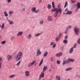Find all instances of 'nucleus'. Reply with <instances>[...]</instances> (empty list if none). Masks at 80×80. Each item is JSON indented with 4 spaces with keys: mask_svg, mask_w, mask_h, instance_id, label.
<instances>
[{
    "mask_svg": "<svg viewBox=\"0 0 80 80\" xmlns=\"http://www.w3.org/2000/svg\"><path fill=\"white\" fill-rule=\"evenodd\" d=\"M75 60L73 59H71L70 58H68V59H67V58H64L63 60V62L62 63L63 65H64L66 63H68L71 62H74Z\"/></svg>",
    "mask_w": 80,
    "mask_h": 80,
    "instance_id": "obj_1",
    "label": "nucleus"
},
{
    "mask_svg": "<svg viewBox=\"0 0 80 80\" xmlns=\"http://www.w3.org/2000/svg\"><path fill=\"white\" fill-rule=\"evenodd\" d=\"M23 55V53L21 52H19L16 56V60L17 61H19L22 58V55Z\"/></svg>",
    "mask_w": 80,
    "mask_h": 80,
    "instance_id": "obj_2",
    "label": "nucleus"
},
{
    "mask_svg": "<svg viewBox=\"0 0 80 80\" xmlns=\"http://www.w3.org/2000/svg\"><path fill=\"white\" fill-rule=\"evenodd\" d=\"M56 12L54 13V17L55 18H56V17H57V16L58 15V14L60 13L61 14L62 13V9H58V10H57Z\"/></svg>",
    "mask_w": 80,
    "mask_h": 80,
    "instance_id": "obj_3",
    "label": "nucleus"
},
{
    "mask_svg": "<svg viewBox=\"0 0 80 80\" xmlns=\"http://www.w3.org/2000/svg\"><path fill=\"white\" fill-rule=\"evenodd\" d=\"M74 31L76 35L78 36L80 33V28L77 27H75L74 28Z\"/></svg>",
    "mask_w": 80,
    "mask_h": 80,
    "instance_id": "obj_4",
    "label": "nucleus"
},
{
    "mask_svg": "<svg viewBox=\"0 0 80 80\" xmlns=\"http://www.w3.org/2000/svg\"><path fill=\"white\" fill-rule=\"evenodd\" d=\"M32 12H34V13H38L40 12V10H36V8L35 7L32 8L31 9Z\"/></svg>",
    "mask_w": 80,
    "mask_h": 80,
    "instance_id": "obj_5",
    "label": "nucleus"
},
{
    "mask_svg": "<svg viewBox=\"0 0 80 80\" xmlns=\"http://www.w3.org/2000/svg\"><path fill=\"white\" fill-rule=\"evenodd\" d=\"M7 60L8 61H10L11 60H12L13 59V56L12 55H8L7 56Z\"/></svg>",
    "mask_w": 80,
    "mask_h": 80,
    "instance_id": "obj_6",
    "label": "nucleus"
},
{
    "mask_svg": "<svg viewBox=\"0 0 80 80\" xmlns=\"http://www.w3.org/2000/svg\"><path fill=\"white\" fill-rule=\"evenodd\" d=\"M36 62V61L34 60L32 62L28 64V67H30L31 66H32V65H33L34 63H35Z\"/></svg>",
    "mask_w": 80,
    "mask_h": 80,
    "instance_id": "obj_7",
    "label": "nucleus"
},
{
    "mask_svg": "<svg viewBox=\"0 0 80 80\" xmlns=\"http://www.w3.org/2000/svg\"><path fill=\"white\" fill-rule=\"evenodd\" d=\"M45 76V74L44 72H42L39 76V79H41V78H44Z\"/></svg>",
    "mask_w": 80,
    "mask_h": 80,
    "instance_id": "obj_8",
    "label": "nucleus"
},
{
    "mask_svg": "<svg viewBox=\"0 0 80 80\" xmlns=\"http://www.w3.org/2000/svg\"><path fill=\"white\" fill-rule=\"evenodd\" d=\"M41 51H40V49H38L37 52V55L36 56L37 57H38V56H39V55H41Z\"/></svg>",
    "mask_w": 80,
    "mask_h": 80,
    "instance_id": "obj_9",
    "label": "nucleus"
},
{
    "mask_svg": "<svg viewBox=\"0 0 80 80\" xmlns=\"http://www.w3.org/2000/svg\"><path fill=\"white\" fill-rule=\"evenodd\" d=\"M26 77H28L30 75L29 72L28 71H26L25 72Z\"/></svg>",
    "mask_w": 80,
    "mask_h": 80,
    "instance_id": "obj_10",
    "label": "nucleus"
},
{
    "mask_svg": "<svg viewBox=\"0 0 80 80\" xmlns=\"http://www.w3.org/2000/svg\"><path fill=\"white\" fill-rule=\"evenodd\" d=\"M48 20L49 22H52L53 21V19H52V18L50 16H48Z\"/></svg>",
    "mask_w": 80,
    "mask_h": 80,
    "instance_id": "obj_11",
    "label": "nucleus"
},
{
    "mask_svg": "<svg viewBox=\"0 0 80 80\" xmlns=\"http://www.w3.org/2000/svg\"><path fill=\"white\" fill-rule=\"evenodd\" d=\"M23 35V32L20 31L18 32L17 34V36L18 37H20V36H22Z\"/></svg>",
    "mask_w": 80,
    "mask_h": 80,
    "instance_id": "obj_12",
    "label": "nucleus"
},
{
    "mask_svg": "<svg viewBox=\"0 0 80 80\" xmlns=\"http://www.w3.org/2000/svg\"><path fill=\"white\" fill-rule=\"evenodd\" d=\"M65 10V11H67V13H66V15H71V14H72V11H68V9H67Z\"/></svg>",
    "mask_w": 80,
    "mask_h": 80,
    "instance_id": "obj_13",
    "label": "nucleus"
},
{
    "mask_svg": "<svg viewBox=\"0 0 80 80\" xmlns=\"http://www.w3.org/2000/svg\"><path fill=\"white\" fill-rule=\"evenodd\" d=\"M62 55V52L58 53L55 55L56 57H60Z\"/></svg>",
    "mask_w": 80,
    "mask_h": 80,
    "instance_id": "obj_14",
    "label": "nucleus"
},
{
    "mask_svg": "<svg viewBox=\"0 0 80 80\" xmlns=\"http://www.w3.org/2000/svg\"><path fill=\"white\" fill-rule=\"evenodd\" d=\"M47 66H44L43 68L42 72H45L47 70Z\"/></svg>",
    "mask_w": 80,
    "mask_h": 80,
    "instance_id": "obj_15",
    "label": "nucleus"
},
{
    "mask_svg": "<svg viewBox=\"0 0 80 80\" xmlns=\"http://www.w3.org/2000/svg\"><path fill=\"white\" fill-rule=\"evenodd\" d=\"M75 6H76V7L78 8H80V2L78 3L76 5H75Z\"/></svg>",
    "mask_w": 80,
    "mask_h": 80,
    "instance_id": "obj_16",
    "label": "nucleus"
},
{
    "mask_svg": "<svg viewBox=\"0 0 80 80\" xmlns=\"http://www.w3.org/2000/svg\"><path fill=\"white\" fill-rule=\"evenodd\" d=\"M58 9L57 8H55L54 9H52L51 10V12H56V11H57L58 10Z\"/></svg>",
    "mask_w": 80,
    "mask_h": 80,
    "instance_id": "obj_17",
    "label": "nucleus"
},
{
    "mask_svg": "<svg viewBox=\"0 0 80 80\" xmlns=\"http://www.w3.org/2000/svg\"><path fill=\"white\" fill-rule=\"evenodd\" d=\"M56 78L57 80H61V77L60 76H57Z\"/></svg>",
    "mask_w": 80,
    "mask_h": 80,
    "instance_id": "obj_18",
    "label": "nucleus"
},
{
    "mask_svg": "<svg viewBox=\"0 0 80 80\" xmlns=\"http://www.w3.org/2000/svg\"><path fill=\"white\" fill-rule=\"evenodd\" d=\"M41 34H42V32H41L40 33H36L35 34V37H38V36H40V35H41Z\"/></svg>",
    "mask_w": 80,
    "mask_h": 80,
    "instance_id": "obj_19",
    "label": "nucleus"
},
{
    "mask_svg": "<svg viewBox=\"0 0 80 80\" xmlns=\"http://www.w3.org/2000/svg\"><path fill=\"white\" fill-rule=\"evenodd\" d=\"M2 60V58L1 57H0V70L2 68V62H1V61Z\"/></svg>",
    "mask_w": 80,
    "mask_h": 80,
    "instance_id": "obj_20",
    "label": "nucleus"
},
{
    "mask_svg": "<svg viewBox=\"0 0 80 80\" xmlns=\"http://www.w3.org/2000/svg\"><path fill=\"white\" fill-rule=\"evenodd\" d=\"M27 38H28V39H30V38H32V35L31 34H29L27 36Z\"/></svg>",
    "mask_w": 80,
    "mask_h": 80,
    "instance_id": "obj_21",
    "label": "nucleus"
},
{
    "mask_svg": "<svg viewBox=\"0 0 80 80\" xmlns=\"http://www.w3.org/2000/svg\"><path fill=\"white\" fill-rule=\"evenodd\" d=\"M48 55V52H46L43 55V57H47V55Z\"/></svg>",
    "mask_w": 80,
    "mask_h": 80,
    "instance_id": "obj_22",
    "label": "nucleus"
},
{
    "mask_svg": "<svg viewBox=\"0 0 80 80\" xmlns=\"http://www.w3.org/2000/svg\"><path fill=\"white\" fill-rule=\"evenodd\" d=\"M72 70V68L70 67L66 69V71H69Z\"/></svg>",
    "mask_w": 80,
    "mask_h": 80,
    "instance_id": "obj_23",
    "label": "nucleus"
},
{
    "mask_svg": "<svg viewBox=\"0 0 80 80\" xmlns=\"http://www.w3.org/2000/svg\"><path fill=\"white\" fill-rule=\"evenodd\" d=\"M8 21L11 25H12V24H13V22L12 21L8 20Z\"/></svg>",
    "mask_w": 80,
    "mask_h": 80,
    "instance_id": "obj_24",
    "label": "nucleus"
},
{
    "mask_svg": "<svg viewBox=\"0 0 80 80\" xmlns=\"http://www.w3.org/2000/svg\"><path fill=\"white\" fill-rule=\"evenodd\" d=\"M15 76V75L14 74V75H10V76H9V78H13Z\"/></svg>",
    "mask_w": 80,
    "mask_h": 80,
    "instance_id": "obj_25",
    "label": "nucleus"
},
{
    "mask_svg": "<svg viewBox=\"0 0 80 80\" xmlns=\"http://www.w3.org/2000/svg\"><path fill=\"white\" fill-rule=\"evenodd\" d=\"M9 15H12V14H13V11H10L9 12Z\"/></svg>",
    "mask_w": 80,
    "mask_h": 80,
    "instance_id": "obj_26",
    "label": "nucleus"
},
{
    "mask_svg": "<svg viewBox=\"0 0 80 80\" xmlns=\"http://www.w3.org/2000/svg\"><path fill=\"white\" fill-rule=\"evenodd\" d=\"M73 48H71V49L70 50V51H69V53H72L73 52Z\"/></svg>",
    "mask_w": 80,
    "mask_h": 80,
    "instance_id": "obj_27",
    "label": "nucleus"
},
{
    "mask_svg": "<svg viewBox=\"0 0 80 80\" xmlns=\"http://www.w3.org/2000/svg\"><path fill=\"white\" fill-rule=\"evenodd\" d=\"M43 59H42L39 63V66H41V65L42 64V62H43Z\"/></svg>",
    "mask_w": 80,
    "mask_h": 80,
    "instance_id": "obj_28",
    "label": "nucleus"
},
{
    "mask_svg": "<svg viewBox=\"0 0 80 80\" xmlns=\"http://www.w3.org/2000/svg\"><path fill=\"white\" fill-rule=\"evenodd\" d=\"M72 3H76V0H70Z\"/></svg>",
    "mask_w": 80,
    "mask_h": 80,
    "instance_id": "obj_29",
    "label": "nucleus"
},
{
    "mask_svg": "<svg viewBox=\"0 0 80 80\" xmlns=\"http://www.w3.org/2000/svg\"><path fill=\"white\" fill-rule=\"evenodd\" d=\"M52 8H55V3H54V2H52Z\"/></svg>",
    "mask_w": 80,
    "mask_h": 80,
    "instance_id": "obj_30",
    "label": "nucleus"
},
{
    "mask_svg": "<svg viewBox=\"0 0 80 80\" xmlns=\"http://www.w3.org/2000/svg\"><path fill=\"white\" fill-rule=\"evenodd\" d=\"M67 5H68V2H67V1L65 3L64 7V8H65V7H67Z\"/></svg>",
    "mask_w": 80,
    "mask_h": 80,
    "instance_id": "obj_31",
    "label": "nucleus"
},
{
    "mask_svg": "<svg viewBox=\"0 0 80 80\" xmlns=\"http://www.w3.org/2000/svg\"><path fill=\"white\" fill-rule=\"evenodd\" d=\"M51 5L50 4H48V9H50L51 8Z\"/></svg>",
    "mask_w": 80,
    "mask_h": 80,
    "instance_id": "obj_32",
    "label": "nucleus"
},
{
    "mask_svg": "<svg viewBox=\"0 0 80 80\" xmlns=\"http://www.w3.org/2000/svg\"><path fill=\"white\" fill-rule=\"evenodd\" d=\"M21 63V61H19L17 64L16 65H17V66H18Z\"/></svg>",
    "mask_w": 80,
    "mask_h": 80,
    "instance_id": "obj_33",
    "label": "nucleus"
},
{
    "mask_svg": "<svg viewBox=\"0 0 80 80\" xmlns=\"http://www.w3.org/2000/svg\"><path fill=\"white\" fill-rule=\"evenodd\" d=\"M63 43H65V44H66V43H67V40L65 39L63 41Z\"/></svg>",
    "mask_w": 80,
    "mask_h": 80,
    "instance_id": "obj_34",
    "label": "nucleus"
},
{
    "mask_svg": "<svg viewBox=\"0 0 80 80\" xmlns=\"http://www.w3.org/2000/svg\"><path fill=\"white\" fill-rule=\"evenodd\" d=\"M4 14H5V16H6V17H7L8 16V14L7 13V12L5 11L4 12Z\"/></svg>",
    "mask_w": 80,
    "mask_h": 80,
    "instance_id": "obj_35",
    "label": "nucleus"
},
{
    "mask_svg": "<svg viewBox=\"0 0 80 80\" xmlns=\"http://www.w3.org/2000/svg\"><path fill=\"white\" fill-rule=\"evenodd\" d=\"M55 40L56 42H58V41L59 40V38L58 37L56 38H55Z\"/></svg>",
    "mask_w": 80,
    "mask_h": 80,
    "instance_id": "obj_36",
    "label": "nucleus"
},
{
    "mask_svg": "<svg viewBox=\"0 0 80 80\" xmlns=\"http://www.w3.org/2000/svg\"><path fill=\"white\" fill-rule=\"evenodd\" d=\"M6 43V41H2L1 42V44H5V43Z\"/></svg>",
    "mask_w": 80,
    "mask_h": 80,
    "instance_id": "obj_37",
    "label": "nucleus"
},
{
    "mask_svg": "<svg viewBox=\"0 0 80 80\" xmlns=\"http://www.w3.org/2000/svg\"><path fill=\"white\" fill-rule=\"evenodd\" d=\"M43 20L41 21H40L39 22V24H40V25H42V24H43Z\"/></svg>",
    "mask_w": 80,
    "mask_h": 80,
    "instance_id": "obj_38",
    "label": "nucleus"
},
{
    "mask_svg": "<svg viewBox=\"0 0 80 80\" xmlns=\"http://www.w3.org/2000/svg\"><path fill=\"white\" fill-rule=\"evenodd\" d=\"M50 60L51 62H53V61H54V59L53 58V57H51L50 58Z\"/></svg>",
    "mask_w": 80,
    "mask_h": 80,
    "instance_id": "obj_39",
    "label": "nucleus"
},
{
    "mask_svg": "<svg viewBox=\"0 0 80 80\" xmlns=\"http://www.w3.org/2000/svg\"><path fill=\"white\" fill-rule=\"evenodd\" d=\"M5 27V24L3 23L2 24V26H1V29H2V28H3L4 27Z\"/></svg>",
    "mask_w": 80,
    "mask_h": 80,
    "instance_id": "obj_40",
    "label": "nucleus"
},
{
    "mask_svg": "<svg viewBox=\"0 0 80 80\" xmlns=\"http://www.w3.org/2000/svg\"><path fill=\"white\" fill-rule=\"evenodd\" d=\"M14 39H15V37L12 36L11 37V40H14Z\"/></svg>",
    "mask_w": 80,
    "mask_h": 80,
    "instance_id": "obj_41",
    "label": "nucleus"
},
{
    "mask_svg": "<svg viewBox=\"0 0 80 80\" xmlns=\"http://www.w3.org/2000/svg\"><path fill=\"white\" fill-rule=\"evenodd\" d=\"M55 44V42H52L51 44H50V45H53Z\"/></svg>",
    "mask_w": 80,
    "mask_h": 80,
    "instance_id": "obj_42",
    "label": "nucleus"
},
{
    "mask_svg": "<svg viewBox=\"0 0 80 80\" xmlns=\"http://www.w3.org/2000/svg\"><path fill=\"white\" fill-rule=\"evenodd\" d=\"M72 28V26H68V28H67V30H68V29H70V28Z\"/></svg>",
    "mask_w": 80,
    "mask_h": 80,
    "instance_id": "obj_43",
    "label": "nucleus"
},
{
    "mask_svg": "<svg viewBox=\"0 0 80 80\" xmlns=\"http://www.w3.org/2000/svg\"><path fill=\"white\" fill-rule=\"evenodd\" d=\"M62 34H63V33H60L59 35V36H58L59 38H60V37H62Z\"/></svg>",
    "mask_w": 80,
    "mask_h": 80,
    "instance_id": "obj_44",
    "label": "nucleus"
},
{
    "mask_svg": "<svg viewBox=\"0 0 80 80\" xmlns=\"http://www.w3.org/2000/svg\"><path fill=\"white\" fill-rule=\"evenodd\" d=\"M57 63L58 65L60 64V62L59 60L57 61Z\"/></svg>",
    "mask_w": 80,
    "mask_h": 80,
    "instance_id": "obj_45",
    "label": "nucleus"
},
{
    "mask_svg": "<svg viewBox=\"0 0 80 80\" xmlns=\"http://www.w3.org/2000/svg\"><path fill=\"white\" fill-rule=\"evenodd\" d=\"M78 44H80V38H79L78 41Z\"/></svg>",
    "mask_w": 80,
    "mask_h": 80,
    "instance_id": "obj_46",
    "label": "nucleus"
},
{
    "mask_svg": "<svg viewBox=\"0 0 80 80\" xmlns=\"http://www.w3.org/2000/svg\"><path fill=\"white\" fill-rule=\"evenodd\" d=\"M56 47V44H54V45H53L52 47L53 48H55Z\"/></svg>",
    "mask_w": 80,
    "mask_h": 80,
    "instance_id": "obj_47",
    "label": "nucleus"
},
{
    "mask_svg": "<svg viewBox=\"0 0 80 80\" xmlns=\"http://www.w3.org/2000/svg\"><path fill=\"white\" fill-rule=\"evenodd\" d=\"M11 1H12V0H8L7 2L8 3H10V2H11Z\"/></svg>",
    "mask_w": 80,
    "mask_h": 80,
    "instance_id": "obj_48",
    "label": "nucleus"
},
{
    "mask_svg": "<svg viewBox=\"0 0 80 80\" xmlns=\"http://www.w3.org/2000/svg\"><path fill=\"white\" fill-rule=\"evenodd\" d=\"M77 47V44H74V46L73 48H76V47Z\"/></svg>",
    "mask_w": 80,
    "mask_h": 80,
    "instance_id": "obj_49",
    "label": "nucleus"
},
{
    "mask_svg": "<svg viewBox=\"0 0 80 80\" xmlns=\"http://www.w3.org/2000/svg\"><path fill=\"white\" fill-rule=\"evenodd\" d=\"M67 32H68V30H67V29H66V31H65V33L66 34L67 33Z\"/></svg>",
    "mask_w": 80,
    "mask_h": 80,
    "instance_id": "obj_50",
    "label": "nucleus"
},
{
    "mask_svg": "<svg viewBox=\"0 0 80 80\" xmlns=\"http://www.w3.org/2000/svg\"><path fill=\"white\" fill-rule=\"evenodd\" d=\"M42 0H39V3H42Z\"/></svg>",
    "mask_w": 80,
    "mask_h": 80,
    "instance_id": "obj_51",
    "label": "nucleus"
},
{
    "mask_svg": "<svg viewBox=\"0 0 80 80\" xmlns=\"http://www.w3.org/2000/svg\"><path fill=\"white\" fill-rule=\"evenodd\" d=\"M58 8H59V9H60V8L61 9V8L60 7V5H58Z\"/></svg>",
    "mask_w": 80,
    "mask_h": 80,
    "instance_id": "obj_52",
    "label": "nucleus"
},
{
    "mask_svg": "<svg viewBox=\"0 0 80 80\" xmlns=\"http://www.w3.org/2000/svg\"><path fill=\"white\" fill-rule=\"evenodd\" d=\"M68 38V36H66L65 37V39H67V38Z\"/></svg>",
    "mask_w": 80,
    "mask_h": 80,
    "instance_id": "obj_53",
    "label": "nucleus"
},
{
    "mask_svg": "<svg viewBox=\"0 0 80 80\" xmlns=\"http://www.w3.org/2000/svg\"><path fill=\"white\" fill-rule=\"evenodd\" d=\"M52 71V69H50L49 70V72H51Z\"/></svg>",
    "mask_w": 80,
    "mask_h": 80,
    "instance_id": "obj_54",
    "label": "nucleus"
},
{
    "mask_svg": "<svg viewBox=\"0 0 80 80\" xmlns=\"http://www.w3.org/2000/svg\"><path fill=\"white\" fill-rule=\"evenodd\" d=\"M78 78H80V76H78Z\"/></svg>",
    "mask_w": 80,
    "mask_h": 80,
    "instance_id": "obj_55",
    "label": "nucleus"
},
{
    "mask_svg": "<svg viewBox=\"0 0 80 80\" xmlns=\"http://www.w3.org/2000/svg\"><path fill=\"white\" fill-rule=\"evenodd\" d=\"M78 75H76V77H78Z\"/></svg>",
    "mask_w": 80,
    "mask_h": 80,
    "instance_id": "obj_56",
    "label": "nucleus"
},
{
    "mask_svg": "<svg viewBox=\"0 0 80 80\" xmlns=\"http://www.w3.org/2000/svg\"><path fill=\"white\" fill-rule=\"evenodd\" d=\"M23 10L24 11H25V9H23Z\"/></svg>",
    "mask_w": 80,
    "mask_h": 80,
    "instance_id": "obj_57",
    "label": "nucleus"
},
{
    "mask_svg": "<svg viewBox=\"0 0 80 80\" xmlns=\"http://www.w3.org/2000/svg\"><path fill=\"white\" fill-rule=\"evenodd\" d=\"M7 19L8 21V18H7Z\"/></svg>",
    "mask_w": 80,
    "mask_h": 80,
    "instance_id": "obj_58",
    "label": "nucleus"
},
{
    "mask_svg": "<svg viewBox=\"0 0 80 80\" xmlns=\"http://www.w3.org/2000/svg\"><path fill=\"white\" fill-rule=\"evenodd\" d=\"M1 25H0V28H1Z\"/></svg>",
    "mask_w": 80,
    "mask_h": 80,
    "instance_id": "obj_59",
    "label": "nucleus"
},
{
    "mask_svg": "<svg viewBox=\"0 0 80 80\" xmlns=\"http://www.w3.org/2000/svg\"><path fill=\"white\" fill-rule=\"evenodd\" d=\"M15 53H16V54H17V52H15Z\"/></svg>",
    "mask_w": 80,
    "mask_h": 80,
    "instance_id": "obj_60",
    "label": "nucleus"
},
{
    "mask_svg": "<svg viewBox=\"0 0 80 80\" xmlns=\"http://www.w3.org/2000/svg\"><path fill=\"white\" fill-rule=\"evenodd\" d=\"M1 48V46H0V48Z\"/></svg>",
    "mask_w": 80,
    "mask_h": 80,
    "instance_id": "obj_61",
    "label": "nucleus"
}]
</instances>
